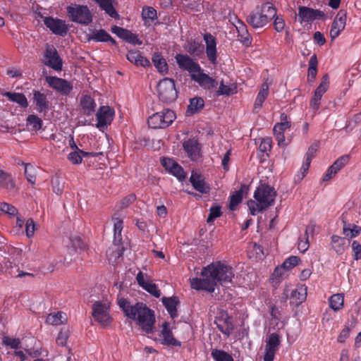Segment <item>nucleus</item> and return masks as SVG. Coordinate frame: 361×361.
Segmentation results:
<instances>
[{"label":"nucleus","instance_id":"obj_58","mask_svg":"<svg viewBox=\"0 0 361 361\" xmlns=\"http://www.w3.org/2000/svg\"><path fill=\"white\" fill-rule=\"evenodd\" d=\"M243 28V33L238 35L239 40L246 47H249L252 43V37L248 33L246 27Z\"/></svg>","mask_w":361,"mask_h":361},{"label":"nucleus","instance_id":"obj_43","mask_svg":"<svg viewBox=\"0 0 361 361\" xmlns=\"http://www.w3.org/2000/svg\"><path fill=\"white\" fill-rule=\"evenodd\" d=\"M211 355L215 361H234L231 355L222 350L213 349Z\"/></svg>","mask_w":361,"mask_h":361},{"label":"nucleus","instance_id":"obj_10","mask_svg":"<svg viewBox=\"0 0 361 361\" xmlns=\"http://www.w3.org/2000/svg\"><path fill=\"white\" fill-rule=\"evenodd\" d=\"M176 61L180 69L188 71L190 78L199 71H201L200 64L186 54H178L175 56Z\"/></svg>","mask_w":361,"mask_h":361},{"label":"nucleus","instance_id":"obj_12","mask_svg":"<svg viewBox=\"0 0 361 361\" xmlns=\"http://www.w3.org/2000/svg\"><path fill=\"white\" fill-rule=\"evenodd\" d=\"M44 23L54 34L59 36H65L68 31V25L63 20L53 17H45Z\"/></svg>","mask_w":361,"mask_h":361},{"label":"nucleus","instance_id":"obj_59","mask_svg":"<svg viewBox=\"0 0 361 361\" xmlns=\"http://www.w3.org/2000/svg\"><path fill=\"white\" fill-rule=\"evenodd\" d=\"M123 39L133 44L141 45L142 43L137 35L133 34L129 30L127 31Z\"/></svg>","mask_w":361,"mask_h":361},{"label":"nucleus","instance_id":"obj_7","mask_svg":"<svg viewBox=\"0 0 361 361\" xmlns=\"http://www.w3.org/2000/svg\"><path fill=\"white\" fill-rule=\"evenodd\" d=\"M175 118V113L172 110L167 109L149 116L147 123L149 126L154 129L165 128L171 125Z\"/></svg>","mask_w":361,"mask_h":361},{"label":"nucleus","instance_id":"obj_46","mask_svg":"<svg viewBox=\"0 0 361 361\" xmlns=\"http://www.w3.org/2000/svg\"><path fill=\"white\" fill-rule=\"evenodd\" d=\"M89 154L88 152H84L81 149H77L74 152L69 153L68 155V160L73 164H78L82 162V155L86 157Z\"/></svg>","mask_w":361,"mask_h":361},{"label":"nucleus","instance_id":"obj_32","mask_svg":"<svg viewBox=\"0 0 361 361\" xmlns=\"http://www.w3.org/2000/svg\"><path fill=\"white\" fill-rule=\"evenodd\" d=\"M99 6L113 18H118L119 15L113 6V0H94Z\"/></svg>","mask_w":361,"mask_h":361},{"label":"nucleus","instance_id":"obj_29","mask_svg":"<svg viewBox=\"0 0 361 361\" xmlns=\"http://www.w3.org/2000/svg\"><path fill=\"white\" fill-rule=\"evenodd\" d=\"M87 39L88 41L93 40L95 42H110L112 44H115L116 42L111 35L102 29L93 30L92 34L88 35Z\"/></svg>","mask_w":361,"mask_h":361},{"label":"nucleus","instance_id":"obj_4","mask_svg":"<svg viewBox=\"0 0 361 361\" xmlns=\"http://www.w3.org/2000/svg\"><path fill=\"white\" fill-rule=\"evenodd\" d=\"M276 15V10L269 2L255 7L247 17V22L254 28L265 26Z\"/></svg>","mask_w":361,"mask_h":361},{"label":"nucleus","instance_id":"obj_55","mask_svg":"<svg viewBox=\"0 0 361 361\" xmlns=\"http://www.w3.org/2000/svg\"><path fill=\"white\" fill-rule=\"evenodd\" d=\"M169 173L176 177L180 181H183L186 178V174L183 169L178 164H177Z\"/></svg>","mask_w":361,"mask_h":361},{"label":"nucleus","instance_id":"obj_20","mask_svg":"<svg viewBox=\"0 0 361 361\" xmlns=\"http://www.w3.org/2000/svg\"><path fill=\"white\" fill-rule=\"evenodd\" d=\"M324 16V13L319 10L306 6H300L298 8V17L300 22H310L317 18H321Z\"/></svg>","mask_w":361,"mask_h":361},{"label":"nucleus","instance_id":"obj_13","mask_svg":"<svg viewBox=\"0 0 361 361\" xmlns=\"http://www.w3.org/2000/svg\"><path fill=\"white\" fill-rule=\"evenodd\" d=\"M203 39L205 42V52L209 62L213 65L217 64V41L216 37L211 33L205 32L203 35Z\"/></svg>","mask_w":361,"mask_h":361},{"label":"nucleus","instance_id":"obj_3","mask_svg":"<svg viewBox=\"0 0 361 361\" xmlns=\"http://www.w3.org/2000/svg\"><path fill=\"white\" fill-rule=\"evenodd\" d=\"M276 196V191L266 184L259 185L254 192V199L247 202L250 213L252 216L272 206Z\"/></svg>","mask_w":361,"mask_h":361},{"label":"nucleus","instance_id":"obj_2","mask_svg":"<svg viewBox=\"0 0 361 361\" xmlns=\"http://www.w3.org/2000/svg\"><path fill=\"white\" fill-rule=\"evenodd\" d=\"M118 305L125 316L135 321L143 332L147 334L154 332L156 323L154 312L145 303L131 305L128 300L121 298L118 299Z\"/></svg>","mask_w":361,"mask_h":361},{"label":"nucleus","instance_id":"obj_56","mask_svg":"<svg viewBox=\"0 0 361 361\" xmlns=\"http://www.w3.org/2000/svg\"><path fill=\"white\" fill-rule=\"evenodd\" d=\"M221 215V207L219 206L212 207L209 209V214L207 217V221L208 223L213 222L216 218Z\"/></svg>","mask_w":361,"mask_h":361},{"label":"nucleus","instance_id":"obj_57","mask_svg":"<svg viewBox=\"0 0 361 361\" xmlns=\"http://www.w3.org/2000/svg\"><path fill=\"white\" fill-rule=\"evenodd\" d=\"M143 289L155 298H158L161 296L160 290L158 288L157 286L152 283L151 281L147 283V286H145Z\"/></svg>","mask_w":361,"mask_h":361},{"label":"nucleus","instance_id":"obj_22","mask_svg":"<svg viewBox=\"0 0 361 361\" xmlns=\"http://www.w3.org/2000/svg\"><path fill=\"white\" fill-rule=\"evenodd\" d=\"M33 102L36 106V109L39 113H46L49 110V102L47 97L44 93L37 90L33 91Z\"/></svg>","mask_w":361,"mask_h":361},{"label":"nucleus","instance_id":"obj_41","mask_svg":"<svg viewBox=\"0 0 361 361\" xmlns=\"http://www.w3.org/2000/svg\"><path fill=\"white\" fill-rule=\"evenodd\" d=\"M317 58L315 54L312 55L309 61L307 79L309 81H314L317 73Z\"/></svg>","mask_w":361,"mask_h":361},{"label":"nucleus","instance_id":"obj_34","mask_svg":"<svg viewBox=\"0 0 361 361\" xmlns=\"http://www.w3.org/2000/svg\"><path fill=\"white\" fill-rule=\"evenodd\" d=\"M3 96L6 97L11 102L17 103L23 108L28 106L26 97L23 93L6 92Z\"/></svg>","mask_w":361,"mask_h":361},{"label":"nucleus","instance_id":"obj_44","mask_svg":"<svg viewBox=\"0 0 361 361\" xmlns=\"http://www.w3.org/2000/svg\"><path fill=\"white\" fill-rule=\"evenodd\" d=\"M332 248L338 254H342L345 250V240L336 235H334L331 237Z\"/></svg>","mask_w":361,"mask_h":361},{"label":"nucleus","instance_id":"obj_30","mask_svg":"<svg viewBox=\"0 0 361 361\" xmlns=\"http://www.w3.org/2000/svg\"><path fill=\"white\" fill-rule=\"evenodd\" d=\"M0 188L6 189L8 192H16L15 183L11 175L0 170Z\"/></svg>","mask_w":361,"mask_h":361},{"label":"nucleus","instance_id":"obj_64","mask_svg":"<svg viewBox=\"0 0 361 361\" xmlns=\"http://www.w3.org/2000/svg\"><path fill=\"white\" fill-rule=\"evenodd\" d=\"M219 330L224 334L228 336L233 331V326L226 322H224V324H217Z\"/></svg>","mask_w":361,"mask_h":361},{"label":"nucleus","instance_id":"obj_23","mask_svg":"<svg viewBox=\"0 0 361 361\" xmlns=\"http://www.w3.org/2000/svg\"><path fill=\"white\" fill-rule=\"evenodd\" d=\"M80 111L85 116L92 115L97 106L94 99L89 95H82L80 100Z\"/></svg>","mask_w":361,"mask_h":361},{"label":"nucleus","instance_id":"obj_28","mask_svg":"<svg viewBox=\"0 0 361 361\" xmlns=\"http://www.w3.org/2000/svg\"><path fill=\"white\" fill-rule=\"evenodd\" d=\"M307 298V288L300 286L291 292L290 301L294 305H299L303 302Z\"/></svg>","mask_w":361,"mask_h":361},{"label":"nucleus","instance_id":"obj_27","mask_svg":"<svg viewBox=\"0 0 361 361\" xmlns=\"http://www.w3.org/2000/svg\"><path fill=\"white\" fill-rule=\"evenodd\" d=\"M161 335L163 341L161 343L167 345L180 346V343L175 339L171 330L169 328V324L164 322L162 324Z\"/></svg>","mask_w":361,"mask_h":361},{"label":"nucleus","instance_id":"obj_40","mask_svg":"<svg viewBox=\"0 0 361 361\" xmlns=\"http://www.w3.org/2000/svg\"><path fill=\"white\" fill-rule=\"evenodd\" d=\"M344 297L343 294L337 293L329 298V306L334 311H339L343 307Z\"/></svg>","mask_w":361,"mask_h":361},{"label":"nucleus","instance_id":"obj_61","mask_svg":"<svg viewBox=\"0 0 361 361\" xmlns=\"http://www.w3.org/2000/svg\"><path fill=\"white\" fill-rule=\"evenodd\" d=\"M286 270L282 267H276L271 274V279L274 281L279 282L285 274Z\"/></svg>","mask_w":361,"mask_h":361},{"label":"nucleus","instance_id":"obj_52","mask_svg":"<svg viewBox=\"0 0 361 361\" xmlns=\"http://www.w3.org/2000/svg\"><path fill=\"white\" fill-rule=\"evenodd\" d=\"M0 212L6 213L11 216H15L18 214L17 209L6 202H0Z\"/></svg>","mask_w":361,"mask_h":361},{"label":"nucleus","instance_id":"obj_48","mask_svg":"<svg viewBox=\"0 0 361 361\" xmlns=\"http://www.w3.org/2000/svg\"><path fill=\"white\" fill-rule=\"evenodd\" d=\"M27 125L31 126L32 130L37 131L42 128V121L36 115H29L27 118Z\"/></svg>","mask_w":361,"mask_h":361},{"label":"nucleus","instance_id":"obj_45","mask_svg":"<svg viewBox=\"0 0 361 361\" xmlns=\"http://www.w3.org/2000/svg\"><path fill=\"white\" fill-rule=\"evenodd\" d=\"M235 87L233 85H225L224 81H221L218 90L216 92L217 96L233 94L235 93Z\"/></svg>","mask_w":361,"mask_h":361},{"label":"nucleus","instance_id":"obj_33","mask_svg":"<svg viewBox=\"0 0 361 361\" xmlns=\"http://www.w3.org/2000/svg\"><path fill=\"white\" fill-rule=\"evenodd\" d=\"M114 221V243L115 245H119L122 241L121 232L123 227V221L121 219L113 216Z\"/></svg>","mask_w":361,"mask_h":361},{"label":"nucleus","instance_id":"obj_6","mask_svg":"<svg viewBox=\"0 0 361 361\" xmlns=\"http://www.w3.org/2000/svg\"><path fill=\"white\" fill-rule=\"evenodd\" d=\"M157 87L158 97L162 102L169 104L176 99L178 92L173 80L165 78L159 82Z\"/></svg>","mask_w":361,"mask_h":361},{"label":"nucleus","instance_id":"obj_11","mask_svg":"<svg viewBox=\"0 0 361 361\" xmlns=\"http://www.w3.org/2000/svg\"><path fill=\"white\" fill-rule=\"evenodd\" d=\"M45 81L51 88L63 95H68L73 88V84L71 82L61 78L47 76Z\"/></svg>","mask_w":361,"mask_h":361},{"label":"nucleus","instance_id":"obj_50","mask_svg":"<svg viewBox=\"0 0 361 361\" xmlns=\"http://www.w3.org/2000/svg\"><path fill=\"white\" fill-rule=\"evenodd\" d=\"M243 192L241 190L235 191L231 196L229 203V208L234 210L237 205L242 201Z\"/></svg>","mask_w":361,"mask_h":361},{"label":"nucleus","instance_id":"obj_8","mask_svg":"<svg viewBox=\"0 0 361 361\" xmlns=\"http://www.w3.org/2000/svg\"><path fill=\"white\" fill-rule=\"evenodd\" d=\"M110 302L107 300L97 301L92 305V316L95 321L106 326L111 324L112 318L109 315Z\"/></svg>","mask_w":361,"mask_h":361},{"label":"nucleus","instance_id":"obj_51","mask_svg":"<svg viewBox=\"0 0 361 361\" xmlns=\"http://www.w3.org/2000/svg\"><path fill=\"white\" fill-rule=\"evenodd\" d=\"M2 341L4 345L10 346L16 350L21 347V341L19 338L4 336Z\"/></svg>","mask_w":361,"mask_h":361},{"label":"nucleus","instance_id":"obj_63","mask_svg":"<svg viewBox=\"0 0 361 361\" xmlns=\"http://www.w3.org/2000/svg\"><path fill=\"white\" fill-rule=\"evenodd\" d=\"M136 199V197L134 194H130L124 198H123L119 203V208L124 209L128 207L130 204H131Z\"/></svg>","mask_w":361,"mask_h":361},{"label":"nucleus","instance_id":"obj_21","mask_svg":"<svg viewBox=\"0 0 361 361\" xmlns=\"http://www.w3.org/2000/svg\"><path fill=\"white\" fill-rule=\"evenodd\" d=\"M126 58L129 62L136 66H142L144 68L150 66L149 61L142 55L140 51L137 50H131L126 54Z\"/></svg>","mask_w":361,"mask_h":361},{"label":"nucleus","instance_id":"obj_16","mask_svg":"<svg viewBox=\"0 0 361 361\" xmlns=\"http://www.w3.org/2000/svg\"><path fill=\"white\" fill-rule=\"evenodd\" d=\"M280 120L281 122L275 124L273 130L279 146H284L286 145L284 132L290 128V123L287 120V116L285 114H281Z\"/></svg>","mask_w":361,"mask_h":361},{"label":"nucleus","instance_id":"obj_24","mask_svg":"<svg viewBox=\"0 0 361 361\" xmlns=\"http://www.w3.org/2000/svg\"><path fill=\"white\" fill-rule=\"evenodd\" d=\"M183 149L188 156L192 160H196L200 157V147L197 140L189 139L183 143Z\"/></svg>","mask_w":361,"mask_h":361},{"label":"nucleus","instance_id":"obj_17","mask_svg":"<svg viewBox=\"0 0 361 361\" xmlns=\"http://www.w3.org/2000/svg\"><path fill=\"white\" fill-rule=\"evenodd\" d=\"M346 23V12L341 10L334 20L330 30L331 39H336L344 30Z\"/></svg>","mask_w":361,"mask_h":361},{"label":"nucleus","instance_id":"obj_53","mask_svg":"<svg viewBox=\"0 0 361 361\" xmlns=\"http://www.w3.org/2000/svg\"><path fill=\"white\" fill-rule=\"evenodd\" d=\"M300 261L299 257L296 256H291L287 258L283 263L282 264V267L284 268L286 271H289L296 265H298Z\"/></svg>","mask_w":361,"mask_h":361},{"label":"nucleus","instance_id":"obj_1","mask_svg":"<svg viewBox=\"0 0 361 361\" xmlns=\"http://www.w3.org/2000/svg\"><path fill=\"white\" fill-rule=\"evenodd\" d=\"M202 278L190 279L192 288L213 293L217 282L221 284L231 283L234 277L233 269L220 262L212 263L204 267L201 271Z\"/></svg>","mask_w":361,"mask_h":361},{"label":"nucleus","instance_id":"obj_37","mask_svg":"<svg viewBox=\"0 0 361 361\" xmlns=\"http://www.w3.org/2000/svg\"><path fill=\"white\" fill-rule=\"evenodd\" d=\"M152 62L161 73H166L168 71V65L166 60L159 53H154L152 56Z\"/></svg>","mask_w":361,"mask_h":361},{"label":"nucleus","instance_id":"obj_38","mask_svg":"<svg viewBox=\"0 0 361 361\" xmlns=\"http://www.w3.org/2000/svg\"><path fill=\"white\" fill-rule=\"evenodd\" d=\"M204 105V100L201 97H194L190 99V104L188 106L186 114L187 115H192L197 113Z\"/></svg>","mask_w":361,"mask_h":361},{"label":"nucleus","instance_id":"obj_5","mask_svg":"<svg viewBox=\"0 0 361 361\" xmlns=\"http://www.w3.org/2000/svg\"><path fill=\"white\" fill-rule=\"evenodd\" d=\"M66 9L71 22L82 25H88L92 22V14L87 6L75 4L68 6Z\"/></svg>","mask_w":361,"mask_h":361},{"label":"nucleus","instance_id":"obj_19","mask_svg":"<svg viewBox=\"0 0 361 361\" xmlns=\"http://www.w3.org/2000/svg\"><path fill=\"white\" fill-rule=\"evenodd\" d=\"M350 157L348 155H343L337 159L334 164L329 167L326 173L324 176V180H329L334 176L341 169H343L349 161Z\"/></svg>","mask_w":361,"mask_h":361},{"label":"nucleus","instance_id":"obj_9","mask_svg":"<svg viewBox=\"0 0 361 361\" xmlns=\"http://www.w3.org/2000/svg\"><path fill=\"white\" fill-rule=\"evenodd\" d=\"M115 115V111L109 106H102L98 109L96 117L97 123L96 127L102 131H104L109 126Z\"/></svg>","mask_w":361,"mask_h":361},{"label":"nucleus","instance_id":"obj_62","mask_svg":"<svg viewBox=\"0 0 361 361\" xmlns=\"http://www.w3.org/2000/svg\"><path fill=\"white\" fill-rule=\"evenodd\" d=\"M136 281L137 284L142 288L147 285V283L150 281L149 277L147 274H145L142 271H139L136 276Z\"/></svg>","mask_w":361,"mask_h":361},{"label":"nucleus","instance_id":"obj_36","mask_svg":"<svg viewBox=\"0 0 361 361\" xmlns=\"http://www.w3.org/2000/svg\"><path fill=\"white\" fill-rule=\"evenodd\" d=\"M67 320L66 314L62 312L51 313L47 315L46 322L51 325L58 326L63 324Z\"/></svg>","mask_w":361,"mask_h":361},{"label":"nucleus","instance_id":"obj_18","mask_svg":"<svg viewBox=\"0 0 361 361\" xmlns=\"http://www.w3.org/2000/svg\"><path fill=\"white\" fill-rule=\"evenodd\" d=\"M191 79L197 82L200 87L205 90L214 89L218 85L217 81L209 75L204 73L202 68L201 71L193 74Z\"/></svg>","mask_w":361,"mask_h":361},{"label":"nucleus","instance_id":"obj_31","mask_svg":"<svg viewBox=\"0 0 361 361\" xmlns=\"http://www.w3.org/2000/svg\"><path fill=\"white\" fill-rule=\"evenodd\" d=\"M163 305L165 306L168 312L169 313L171 318L174 319L177 317V309L176 307L178 303V298L176 297L162 298Z\"/></svg>","mask_w":361,"mask_h":361},{"label":"nucleus","instance_id":"obj_54","mask_svg":"<svg viewBox=\"0 0 361 361\" xmlns=\"http://www.w3.org/2000/svg\"><path fill=\"white\" fill-rule=\"evenodd\" d=\"M310 163L311 162L309 161V159L304 161V162L302 163V165L300 169V171L295 177V181L300 182L304 178V177L306 176V174L308 171L309 167L310 166Z\"/></svg>","mask_w":361,"mask_h":361},{"label":"nucleus","instance_id":"obj_25","mask_svg":"<svg viewBox=\"0 0 361 361\" xmlns=\"http://www.w3.org/2000/svg\"><path fill=\"white\" fill-rule=\"evenodd\" d=\"M190 181L197 191L202 194L209 192L210 188L205 183L204 178L200 174L192 173Z\"/></svg>","mask_w":361,"mask_h":361},{"label":"nucleus","instance_id":"obj_47","mask_svg":"<svg viewBox=\"0 0 361 361\" xmlns=\"http://www.w3.org/2000/svg\"><path fill=\"white\" fill-rule=\"evenodd\" d=\"M71 247L77 252L78 250H84L86 248V244L83 242L82 238L78 235L71 236L70 238Z\"/></svg>","mask_w":361,"mask_h":361},{"label":"nucleus","instance_id":"obj_14","mask_svg":"<svg viewBox=\"0 0 361 361\" xmlns=\"http://www.w3.org/2000/svg\"><path fill=\"white\" fill-rule=\"evenodd\" d=\"M44 63L57 71L62 69V60L53 46H47L46 47L44 55Z\"/></svg>","mask_w":361,"mask_h":361},{"label":"nucleus","instance_id":"obj_42","mask_svg":"<svg viewBox=\"0 0 361 361\" xmlns=\"http://www.w3.org/2000/svg\"><path fill=\"white\" fill-rule=\"evenodd\" d=\"M24 166V173L26 179L32 185H35L36 182V169L30 164H25L22 162Z\"/></svg>","mask_w":361,"mask_h":361},{"label":"nucleus","instance_id":"obj_26","mask_svg":"<svg viewBox=\"0 0 361 361\" xmlns=\"http://www.w3.org/2000/svg\"><path fill=\"white\" fill-rule=\"evenodd\" d=\"M269 86L267 82H264L261 86L254 104L253 111L255 112H258L261 109L263 103L269 95Z\"/></svg>","mask_w":361,"mask_h":361},{"label":"nucleus","instance_id":"obj_35","mask_svg":"<svg viewBox=\"0 0 361 361\" xmlns=\"http://www.w3.org/2000/svg\"><path fill=\"white\" fill-rule=\"evenodd\" d=\"M142 17L145 25H150L157 18V11L151 6H145L142 8Z\"/></svg>","mask_w":361,"mask_h":361},{"label":"nucleus","instance_id":"obj_49","mask_svg":"<svg viewBox=\"0 0 361 361\" xmlns=\"http://www.w3.org/2000/svg\"><path fill=\"white\" fill-rule=\"evenodd\" d=\"M329 86V80L327 75H325L316 89L314 94L315 95L322 97L323 94L327 91Z\"/></svg>","mask_w":361,"mask_h":361},{"label":"nucleus","instance_id":"obj_15","mask_svg":"<svg viewBox=\"0 0 361 361\" xmlns=\"http://www.w3.org/2000/svg\"><path fill=\"white\" fill-rule=\"evenodd\" d=\"M280 343L279 336L277 334L273 333L269 336L264 348V361H274L275 353L279 350Z\"/></svg>","mask_w":361,"mask_h":361},{"label":"nucleus","instance_id":"obj_39","mask_svg":"<svg viewBox=\"0 0 361 361\" xmlns=\"http://www.w3.org/2000/svg\"><path fill=\"white\" fill-rule=\"evenodd\" d=\"M343 224V231L345 237L353 238L360 233L361 228L359 226L347 224L345 221Z\"/></svg>","mask_w":361,"mask_h":361},{"label":"nucleus","instance_id":"obj_60","mask_svg":"<svg viewBox=\"0 0 361 361\" xmlns=\"http://www.w3.org/2000/svg\"><path fill=\"white\" fill-rule=\"evenodd\" d=\"M200 44L195 41H190L185 47V50L191 55L197 54Z\"/></svg>","mask_w":361,"mask_h":361}]
</instances>
